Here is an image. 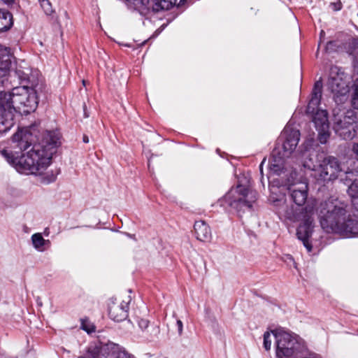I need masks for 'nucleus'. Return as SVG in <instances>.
Masks as SVG:
<instances>
[{"label": "nucleus", "mask_w": 358, "mask_h": 358, "mask_svg": "<svg viewBox=\"0 0 358 358\" xmlns=\"http://www.w3.org/2000/svg\"><path fill=\"white\" fill-rule=\"evenodd\" d=\"M31 137L28 129L19 130L12 137V148L15 150L3 149L0 153L19 173L41 176V182L44 184L52 182L56 175L44 171L50 165L56 148L60 144L59 136L55 131H47L40 143L34 144L30 150L19 156L20 152L31 145Z\"/></svg>", "instance_id": "1"}, {"label": "nucleus", "mask_w": 358, "mask_h": 358, "mask_svg": "<svg viewBox=\"0 0 358 358\" xmlns=\"http://www.w3.org/2000/svg\"><path fill=\"white\" fill-rule=\"evenodd\" d=\"M275 339L276 358H320L308 353L304 340L299 335L283 329L272 331Z\"/></svg>", "instance_id": "2"}, {"label": "nucleus", "mask_w": 358, "mask_h": 358, "mask_svg": "<svg viewBox=\"0 0 358 358\" xmlns=\"http://www.w3.org/2000/svg\"><path fill=\"white\" fill-rule=\"evenodd\" d=\"M6 99V104L15 113L21 115L29 114L38 105L36 92L24 86L13 87L10 92L0 91Z\"/></svg>", "instance_id": "3"}, {"label": "nucleus", "mask_w": 358, "mask_h": 358, "mask_svg": "<svg viewBox=\"0 0 358 358\" xmlns=\"http://www.w3.org/2000/svg\"><path fill=\"white\" fill-rule=\"evenodd\" d=\"M257 194L255 192L250 191L243 185H237L231 188L220 201L221 205L227 203L230 207L235 208L238 212L242 209H250L252 203L255 202Z\"/></svg>", "instance_id": "4"}, {"label": "nucleus", "mask_w": 358, "mask_h": 358, "mask_svg": "<svg viewBox=\"0 0 358 358\" xmlns=\"http://www.w3.org/2000/svg\"><path fill=\"white\" fill-rule=\"evenodd\" d=\"M320 224H346V210L336 199L322 202L317 209Z\"/></svg>", "instance_id": "5"}, {"label": "nucleus", "mask_w": 358, "mask_h": 358, "mask_svg": "<svg viewBox=\"0 0 358 358\" xmlns=\"http://www.w3.org/2000/svg\"><path fill=\"white\" fill-rule=\"evenodd\" d=\"M78 358H131V355L120 345L109 343L101 348L90 345L86 353Z\"/></svg>", "instance_id": "6"}, {"label": "nucleus", "mask_w": 358, "mask_h": 358, "mask_svg": "<svg viewBox=\"0 0 358 358\" xmlns=\"http://www.w3.org/2000/svg\"><path fill=\"white\" fill-rule=\"evenodd\" d=\"M318 166L314 177L320 181H329L336 179L341 172V164L335 157L318 156Z\"/></svg>", "instance_id": "7"}, {"label": "nucleus", "mask_w": 358, "mask_h": 358, "mask_svg": "<svg viewBox=\"0 0 358 358\" xmlns=\"http://www.w3.org/2000/svg\"><path fill=\"white\" fill-rule=\"evenodd\" d=\"M297 175L295 171H292L287 179V185L292 200L301 206L308 199V185L306 180L298 178Z\"/></svg>", "instance_id": "8"}, {"label": "nucleus", "mask_w": 358, "mask_h": 358, "mask_svg": "<svg viewBox=\"0 0 358 358\" xmlns=\"http://www.w3.org/2000/svg\"><path fill=\"white\" fill-rule=\"evenodd\" d=\"M300 139L299 130L285 129L278 138L276 146L284 156H289L296 149Z\"/></svg>", "instance_id": "9"}, {"label": "nucleus", "mask_w": 358, "mask_h": 358, "mask_svg": "<svg viewBox=\"0 0 358 358\" xmlns=\"http://www.w3.org/2000/svg\"><path fill=\"white\" fill-rule=\"evenodd\" d=\"M328 89L334 94L336 102L342 101L349 92L348 83L345 80L344 73L337 72L335 76L331 73L327 83Z\"/></svg>", "instance_id": "10"}, {"label": "nucleus", "mask_w": 358, "mask_h": 358, "mask_svg": "<svg viewBox=\"0 0 358 358\" xmlns=\"http://www.w3.org/2000/svg\"><path fill=\"white\" fill-rule=\"evenodd\" d=\"M343 121H345V124L346 126L343 127L341 126V120L336 122L333 126V128L340 137L344 140L352 139L355 136V126L356 116L353 111L349 110L346 113V115L344 117Z\"/></svg>", "instance_id": "11"}, {"label": "nucleus", "mask_w": 358, "mask_h": 358, "mask_svg": "<svg viewBox=\"0 0 358 358\" xmlns=\"http://www.w3.org/2000/svg\"><path fill=\"white\" fill-rule=\"evenodd\" d=\"M5 95L0 92V133L8 131L14 124L15 112L6 104Z\"/></svg>", "instance_id": "12"}, {"label": "nucleus", "mask_w": 358, "mask_h": 358, "mask_svg": "<svg viewBox=\"0 0 358 358\" xmlns=\"http://www.w3.org/2000/svg\"><path fill=\"white\" fill-rule=\"evenodd\" d=\"M135 8L138 10L152 9L157 13L169 10L174 6L177 0H133Z\"/></svg>", "instance_id": "13"}, {"label": "nucleus", "mask_w": 358, "mask_h": 358, "mask_svg": "<svg viewBox=\"0 0 358 358\" xmlns=\"http://www.w3.org/2000/svg\"><path fill=\"white\" fill-rule=\"evenodd\" d=\"M327 233L337 234L341 238H357L358 225H320Z\"/></svg>", "instance_id": "14"}, {"label": "nucleus", "mask_w": 358, "mask_h": 358, "mask_svg": "<svg viewBox=\"0 0 358 358\" xmlns=\"http://www.w3.org/2000/svg\"><path fill=\"white\" fill-rule=\"evenodd\" d=\"M289 156H284L279 148H275L269 159L270 173L277 176L285 173L287 171L285 167V158Z\"/></svg>", "instance_id": "15"}, {"label": "nucleus", "mask_w": 358, "mask_h": 358, "mask_svg": "<svg viewBox=\"0 0 358 358\" xmlns=\"http://www.w3.org/2000/svg\"><path fill=\"white\" fill-rule=\"evenodd\" d=\"M14 59L9 48L0 45V78L8 75Z\"/></svg>", "instance_id": "16"}, {"label": "nucleus", "mask_w": 358, "mask_h": 358, "mask_svg": "<svg viewBox=\"0 0 358 358\" xmlns=\"http://www.w3.org/2000/svg\"><path fill=\"white\" fill-rule=\"evenodd\" d=\"M322 80H317L315 83L311 92L310 99L307 106V113H314L316 110L319 109L318 107L320 104L322 96Z\"/></svg>", "instance_id": "17"}, {"label": "nucleus", "mask_w": 358, "mask_h": 358, "mask_svg": "<svg viewBox=\"0 0 358 358\" xmlns=\"http://www.w3.org/2000/svg\"><path fill=\"white\" fill-rule=\"evenodd\" d=\"M314 225H299L296 229V236L301 241L308 252L312 251L311 237L313 233Z\"/></svg>", "instance_id": "18"}, {"label": "nucleus", "mask_w": 358, "mask_h": 358, "mask_svg": "<svg viewBox=\"0 0 358 358\" xmlns=\"http://www.w3.org/2000/svg\"><path fill=\"white\" fill-rule=\"evenodd\" d=\"M108 314L110 317L115 322L124 320L127 316V304L125 303H121L120 304L113 303L109 306Z\"/></svg>", "instance_id": "19"}, {"label": "nucleus", "mask_w": 358, "mask_h": 358, "mask_svg": "<svg viewBox=\"0 0 358 358\" xmlns=\"http://www.w3.org/2000/svg\"><path fill=\"white\" fill-rule=\"evenodd\" d=\"M138 325L148 339L155 338L159 334V327L156 324H150V322L146 319L138 320Z\"/></svg>", "instance_id": "20"}, {"label": "nucleus", "mask_w": 358, "mask_h": 358, "mask_svg": "<svg viewBox=\"0 0 358 358\" xmlns=\"http://www.w3.org/2000/svg\"><path fill=\"white\" fill-rule=\"evenodd\" d=\"M313 115V122H314L316 129H329L327 111L326 110H316Z\"/></svg>", "instance_id": "21"}, {"label": "nucleus", "mask_w": 358, "mask_h": 358, "mask_svg": "<svg viewBox=\"0 0 358 358\" xmlns=\"http://www.w3.org/2000/svg\"><path fill=\"white\" fill-rule=\"evenodd\" d=\"M13 24V15L6 9H0V33L8 31Z\"/></svg>", "instance_id": "22"}, {"label": "nucleus", "mask_w": 358, "mask_h": 358, "mask_svg": "<svg viewBox=\"0 0 358 358\" xmlns=\"http://www.w3.org/2000/svg\"><path fill=\"white\" fill-rule=\"evenodd\" d=\"M194 229L198 240L203 242L210 241L212 234L208 225H194Z\"/></svg>", "instance_id": "23"}, {"label": "nucleus", "mask_w": 358, "mask_h": 358, "mask_svg": "<svg viewBox=\"0 0 358 358\" xmlns=\"http://www.w3.org/2000/svg\"><path fill=\"white\" fill-rule=\"evenodd\" d=\"M319 155H317V157ZM303 165L305 168L312 170L314 172L313 175L316 174V169L318 166L317 158L315 160L314 155L305 154V158L303 162Z\"/></svg>", "instance_id": "24"}, {"label": "nucleus", "mask_w": 358, "mask_h": 358, "mask_svg": "<svg viewBox=\"0 0 358 358\" xmlns=\"http://www.w3.org/2000/svg\"><path fill=\"white\" fill-rule=\"evenodd\" d=\"M31 241L34 247L38 251H43L45 250V245L47 241L43 238L42 235L36 233L32 235Z\"/></svg>", "instance_id": "25"}, {"label": "nucleus", "mask_w": 358, "mask_h": 358, "mask_svg": "<svg viewBox=\"0 0 358 358\" xmlns=\"http://www.w3.org/2000/svg\"><path fill=\"white\" fill-rule=\"evenodd\" d=\"M269 201L273 203L275 206H279L280 208H284L285 205L286 199L285 195L281 194L278 197H275L273 194L270 196Z\"/></svg>", "instance_id": "26"}, {"label": "nucleus", "mask_w": 358, "mask_h": 358, "mask_svg": "<svg viewBox=\"0 0 358 358\" xmlns=\"http://www.w3.org/2000/svg\"><path fill=\"white\" fill-rule=\"evenodd\" d=\"M273 338H274L273 334L271 332L266 331L264 334V348L266 350L268 351L271 348Z\"/></svg>", "instance_id": "27"}, {"label": "nucleus", "mask_w": 358, "mask_h": 358, "mask_svg": "<svg viewBox=\"0 0 358 358\" xmlns=\"http://www.w3.org/2000/svg\"><path fill=\"white\" fill-rule=\"evenodd\" d=\"M348 194L352 198H358V179H355L349 185L348 189Z\"/></svg>", "instance_id": "28"}, {"label": "nucleus", "mask_w": 358, "mask_h": 358, "mask_svg": "<svg viewBox=\"0 0 358 358\" xmlns=\"http://www.w3.org/2000/svg\"><path fill=\"white\" fill-rule=\"evenodd\" d=\"M318 131V141L320 143L324 144L327 142V140L330 136V132L329 129H317Z\"/></svg>", "instance_id": "29"}, {"label": "nucleus", "mask_w": 358, "mask_h": 358, "mask_svg": "<svg viewBox=\"0 0 358 358\" xmlns=\"http://www.w3.org/2000/svg\"><path fill=\"white\" fill-rule=\"evenodd\" d=\"M354 92L352 96V106L354 108L358 109V78H357L353 85Z\"/></svg>", "instance_id": "30"}, {"label": "nucleus", "mask_w": 358, "mask_h": 358, "mask_svg": "<svg viewBox=\"0 0 358 358\" xmlns=\"http://www.w3.org/2000/svg\"><path fill=\"white\" fill-rule=\"evenodd\" d=\"M41 6L46 15L50 16L55 13L52 8V5L48 0H41Z\"/></svg>", "instance_id": "31"}, {"label": "nucleus", "mask_w": 358, "mask_h": 358, "mask_svg": "<svg viewBox=\"0 0 358 358\" xmlns=\"http://www.w3.org/2000/svg\"><path fill=\"white\" fill-rule=\"evenodd\" d=\"M355 173H357V171H355V172L352 171H346L344 173L345 177L342 178L341 180H344L345 183L348 185L350 182H352L353 180H355L354 177L357 176V174H355Z\"/></svg>", "instance_id": "32"}, {"label": "nucleus", "mask_w": 358, "mask_h": 358, "mask_svg": "<svg viewBox=\"0 0 358 358\" xmlns=\"http://www.w3.org/2000/svg\"><path fill=\"white\" fill-rule=\"evenodd\" d=\"M305 210H306V212L308 213V215H306L307 217L305 220L304 224H312L313 220L311 219V215L313 214V212H314L313 208L306 206Z\"/></svg>", "instance_id": "33"}, {"label": "nucleus", "mask_w": 358, "mask_h": 358, "mask_svg": "<svg viewBox=\"0 0 358 358\" xmlns=\"http://www.w3.org/2000/svg\"><path fill=\"white\" fill-rule=\"evenodd\" d=\"M81 329L87 333H91L94 331V327L91 324L87 322L85 320H82L81 322Z\"/></svg>", "instance_id": "34"}, {"label": "nucleus", "mask_w": 358, "mask_h": 358, "mask_svg": "<svg viewBox=\"0 0 358 358\" xmlns=\"http://www.w3.org/2000/svg\"><path fill=\"white\" fill-rule=\"evenodd\" d=\"M346 115V113L345 114H341V115H339V114H336V115H334V124H335L336 122H339V120H341V126H343V127H344L345 126H346V124H345V121H343L344 120V117H345Z\"/></svg>", "instance_id": "35"}, {"label": "nucleus", "mask_w": 358, "mask_h": 358, "mask_svg": "<svg viewBox=\"0 0 358 358\" xmlns=\"http://www.w3.org/2000/svg\"><path fill=\"white\" fill-rule=\"evenodd\" d=\"M15 75H17L20 80H28V73L22 72L20 69H17L15 72Z\"/></svg>", "instance_id": "36"}, {"label": "nucleus", "mask_w": 358, "mask_h": 358, "mask_svg": "<svg viewBox=\"0 0 358 358\" xmlns=\"http://www.w3.org/2000/svg\"><path fill=\"white\" fill-rule=\"evenodd\" d=\"M284 262H286L287 264H292L294 265V266L296 268V263L294 262V258L292 257V255H286L284 258Z\"/></svg>", "instance_id": "37"}, {"label": "nucleus", "mask_w": 358, "mask_h": 358, "mask_svg": "<svg viewBox=\"0 0 358 358\" xmlns=\"http://www.w3.org/2000/svg\"><path fill=\"white\" fill-rule=\"evenodd\" d=\"M176 325L178 327V331L179 335H181L182 333L183 324L181 320H178L176 322Z\"/></svg>", "instance_id": "38"}, {"label": "nucleus", "mask_w": 358, "mask_h": 358, "mask_svg": "<svg viewBox=\"0 0 358 358\" xmlns=\"http://www.w3.org/2000/svg\"><path fill=\"white\" fill-rule=\"evenodd\" d=\"M352 152L358 157V143H355L352 147Z\"/></svg>", "instance_id": "39"}, {"label": "nucleus", "mask_w": 358, "mask_h": 358, "mask_svg": "<svg viewBox=\"0 0 358 358\" xmlns=\"http://www.w3.org/2000/svg\"><path fill=\"white\" fill-rule=\"evenodd\" d=\"M294 215V212H293V210L292 208L289 210L286 214H285V216L288 218V219H291L292 217Z\"/></svg>", "instance_id": "40"}, {"label": "nucleus", "mask_w": 358, "mask_h": 358, "mask_svg": "<svg viewBox=\"0 0 358 358\" xmlns=\"http://www.w3.org/2000/svg\"><path fill=\"white\" fill-rule=\"evenodd\" d=\"M17 358H34V357H32V355L31 354L27 353L25 355L19 356Z\"/></svg>", "instance_id": "41"}, {"label": "nucleus", "mask_w": 358, "mask_h": 358, "mask_svg": "<svg viewBox=\"0 0 358 358\" xmlns=\"http://www.w3.org/2000/svg\"><path fill=\"white\" fill-rule=\"evenodd\" d=\"M83 141L84 143H87L89 142V138L87 135H84L83 137Z\"/></svg>", "instance_id": "42"}, {"label": "nucleus", "mask_w": 358, "mask_h": 358, "mask_svg": "<svg viewBox=\"0 0 358 358\" xmlns=\"http://www.w3.org/2000/svg\"><path fill=\"white\" fill-rule=\"evenodd\" d=\"M354 64H355V67L358 68V55L356 56V57H355V62H354Z\"/></svg>", "instance_id": "43"}, {"label": "nucleus", "mask_w": 358, "mask_h": 358, "mask_svg": "<svg viewBox=\"0 0 358 358\" xmlns=\"http://www.w3.org/2000/svg\"><path fill=\"white\" fill-rule=\"evenodd\" d=\"M264 162H265V159H264V160L262 161V162L261 163V164L259 166L260 171L262 173V166H263Z\"/></svg>", "instance_id": "44"}, {"label": "nucleus", "mask_w": 358, "mask_h": 358, "mask_svg": "<svg viewBox=\"0 0 358 358\" xmlns=\"http://www.w3.org/2000/svg\"><path fill=\"white\" fill-rule=\"evenodd\" d=\"M5 81H7V79H2L0 80V83L2 84V85L5 86Z\"/></svg>", "instance_id": "45"}, {"label": "nucleus", "mask_w": 358, "mask_h": 358, "mask_svg": "<svg viewBox=\"0 0 358 358\" xmlns=\"http://www.w3.org/2000/svg\"><path fill=\"white\" fill-rule=\"evenodd\" d=\"M333 42H329L327 45V49H329L330 46H333Z\"/></svg>", "instance_id": "46"}, {"label": "nucleus", "mask_w": 358, "mask_h": 358, "mask_svg": "<svg viewBox=\"0 0 358 358\" xmlns=\"http://www.w3.org/2000/svg\"><path fill=\"white\" fill-rule=\"evenodd\" d=\"M37 303L38 306H42V302L41 301H39L38 299L37 300Z\"/></svg>", "instance_id": "47"}, {"label": "nucleus", "mask_w": 358, "mask_h": 358, "mask_svg": "<svg viewBox=\"0 0 358 358\" xmlns=\"http://www.w3.org/2000/svg\"><path fill=\"white\" fill-rule=\"evenodd\" d=\"M39 1H40V2L41 3V0H39Z\"/></svg>", "instance_id": "48"}]
</instances>
